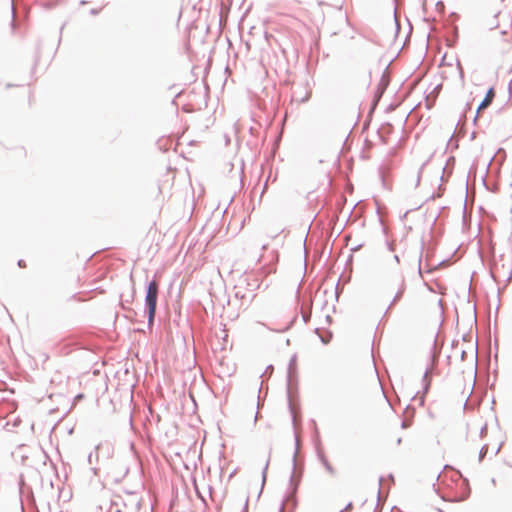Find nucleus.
<instances>
[{
    "mask_svg": "<svg viewBox=\"0 0 512 512\" xmlns=\"http://www.w3.org/2000/svg\"><path fill=\"white\" fill-rule=\"evenodd\" d=\"M158 290L159 285L156 280H152L147 287V293H146V304L148 306V312H149V320L152 321L155 312H156V306H157V297H158Z\"/></svg>",
    "mask_w": 512,
    "mask_h": 512,
    "instance_id": "nucleus-1",
    "label": "nucleus"
},
{
    "mask_svg": "<svg viewBox=\"0 0 512 512\" xmlns=\"http://www.w3.org/2000/svg\"><path fill=\"white\" fill-rule=\"evenodd\" d=\"M494 97H495V91L493 88H490L487 91L485 98L480 103V105L478 107V111L486 109L492 103Z\"/></svg>",
    "mask_w": 512,
    "mask_h": 512,
    "instance_id": "nucleus-2",
    "label": "nucleus"
},
{
    "mask_svg": "<svg viewBox=\"0 0 512 512\" xmlns=\"http://www.w3.org/2000/svg\"><path fill=\"white\" fill-rule=\"evenodd\" d=\"M404 292V283L402 280H400L398 282V286H397V292L393 298V302H396L398 301L401 297H402V294Z\"/></svg>",
    "mask_w": 512,
    "mask_h": 512,
    "instance_id": "nucleus-3",
    "label": "nucleus"
},
{
    "mask_svg": "<svg viewBox=\"0 0 512 512\" xmlns=\"http://www.w3.org/2000/svg\"><path fill=\"white\" fill-rule=\"evenodd\" d=\"M324 465H325L326 469H327L330 473H334V469L331 467V465H330L327 461H324Z\"/></svg>",
    "mask_w": 512,
    "mask_h": 512,
    "instance_id": "nucleus-4",
    "label": "nucleus"
},
{
    "mask_svg": "<svg viewBox=\"0 0 512 512\" xmlns=\"http://www.w3.org/2000/svg\"><path fill=\"white\" fill-rule=\"evenodd\" d=\"M396 444H397V445H400V444H401V438H397V439H396Z\"/></svg>",
    "mask_w": 512,
    "mask_h": 512,
    "instance_id": "nucleus-5",
    "label": "nucleus"
},
{
    "mask_svg": "<svg viewBox=\"0 0 512 512\" xmlns=\"http://www.w3.org/2000/svg\"><path fill=\"white\" fill-rule=\"evenodd\" d=\"M19 266H21V267H25V265H23V262H22V261H19Z\"/></svg>",
    "mask_w": 512,
    "mask_h": 512,
    "instance_id": "nucleus-6",
    "label": "nucleus"
}]
</instances>
